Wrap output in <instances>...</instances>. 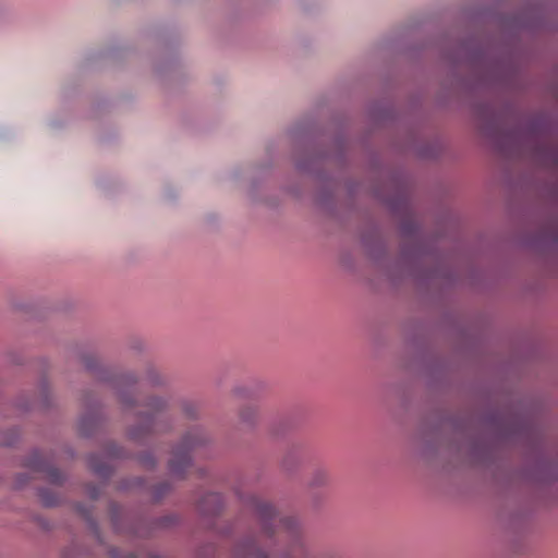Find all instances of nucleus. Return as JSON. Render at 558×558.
I'll use <instances>...</instances> for the list:
<instances>
[{"label": "nucleus", "instance_id": "obj_1", "mask_svg": "<svg viewBox=\"0 0 558 558\" xmlns=\"http://www.w3.org/2000/svg\"><path fill=\"white\" fill-rule=\"evenodd\" d=\"M119 398L125 409H135L138 417V426L131 429V437L140 439L148 433L162 432L165 429L163 410L166 402L159 398H151L146 404H137V400L129 392L120 391Z\"/></svg>", "mask_w": 558, "mask_h": 558}, {"label": "nucleus", "instance_id": "obj_2", "mask_svg": "<svg viewBox=\"0 0 558 558\" xmlns=\"http://www.w3.org/2000/svg\"><path fill=\"white\" fill-rule=\"evenodd\" d=\"M206 437L197 427L189 432L182 442L173 450L172 458L169 461L170 473L177 477H183L191 465L190 451L203 445Z\"/></svg>", "mask_w": 558, "mask_h": 558}, {"label": "nucleus", "instance_id": "obj_3", "mask_svg": "<svg viewBox=\"0 0 558 558\" xmlns=\"http://www.w3.org/2000/svg\"><path fill=\"white\" fill-rule=\"evenodd\" d=\"M252 502L259 520L262 521L265 533L268 535L274 534V523L277 522V512L275 508L270 504L263 501L256 497L252 498Z\"/></svg>", "mask_w": 558, "mask_h": 558}, {"label": "nucleus", "instance_id": "obj_4", "mask_svg": "<svg viewBox=\"0 0 558 558\" xmlns=\"http://www.w3.org/2000/svg\"><path fill=\"white\" fill-rule=\"evenodd\" d=\"M221 507V496L218 494H208L201 502V509L209 514H215Z\"/></svg>", "mask_w": 558, "mask_h": 558}, {"label": "nucleus", "instance_id": "obj_5", "mask_svg": "<svg viewBox=\"0 0 558 558\" xmlns=\"http://www.w3.org/2000/svg\"><path fill=\"white\" fill-rule=\"evenodd\" d=\"M32 468H34L37 471H45L47 474L48 480L53 484H61L64 480L63 473L56 469L50 466H45L43 463H31Z\"/></svg>", "mask_w": 558, "mask_h": 558}, {"label": "nucleus", "instance_id": "obj_6", "mask_svg": "<svg viewBox=\"0 0 558 558\" xmlns=\"http://www.w3.org/2000/svg\"><path fill=\"white\" fill-rule=\"evenodd\" d=\"M277 529L291 537H294L298 533L296 521L293 518H280Z\"/></svg>", "mask_w": 558, "mask_h": 558}, {"label": "nucleus", "instance_id": "obj_7", "mask_svg": "<svg viewBox=\"0 0 558 558\" xmlns=\"http://www.w3.org/2000/svg\"><path fill=\"white\" fill-rule=\"evenodd\" d=\"M243 558H268L260 548L254 543L250 542L244 546Z\"/></svg>", "mask_w": 558, "mask_h": 558}, {"label": "nucleus", "instance_id": "obj_8", "mask_svg": "<svg viewBox=\"0 0 558 558\" xmlns=\"http://www.w3.org/2000/svg\"><path fill=\"white\" fill-rule=\"evenodd\" d=\"M329 478V474L325 469H317L313 473L310 485L311 486H320L327 483Z\"/></svg>", "mask_w": 558, "mask_h": 558}, {"label": "nucleus", "instance_id": "obj_9", "mask_svg": "<svg viewBox=\"0 0 558 558\" xmlns=\"http://www.w3.org/2000/svg\"><path fill=\"white\" fill-rule=\"evenodd\" d=\"M256 416V409L248 407L241 411L240 418L243 423L251 424L254 422V418Z\"/></svg>", "mask_w": 558, "mask_h": 558}, {"label": "nucleus", "instance_id": "obj_10", "mask_svg": "<svg viewBox=\"0 0 558 558\" xmlns=\"http://www.w3.org/2000/svg\"><path fill=\"white\" fill-rule=\"evenodd\" d=\"M40 497H41L43 502L46 506L51 507V506H54L58 504L57 497H49L46 492H41Z\"/></svg>", "mask_w": 558, "mask_h": 558}, {"label": "nucleus", "instance_id": "obj_11", "mask_svg": "<svg viewBox=\"0 0 558 558\" xmlns=\"http://www.w3.org/2000/svg\"><path fill=\"white\" fill-rule=\"evenodd\" d=\"M182 409L187 416H193L197 410L196 405L192 402H185L182 405Z\"/></svg>", "mask_w": 558, "mask_h": 558}, {"label": "nucleus", "instance_id": "obj_12", "mask_svg": "<svg viewBox=\"0 0 558 558\" xmlns=\"http://www.w3.org/2000/svg\"><path fill=\"white\" fill-rule=\"evenodd\" d=\"M94 469H95V471H96L97 473H99V474H101V475H106V474H107V473H106V471H105V470H102V468L94 466Z\"/></svg>", "mask_w": 558, "mask_h": 558}, {"label": "nucleus", "instance_id": "obj_13", "mask_svg": "<svg viewBox=\"0 0 558 558\" xmlns=\"http://www.w3.org/2000/svg\"><path fill=\"white\" fill-rule=\"evenodd\" d=\"M86 366H87L88 368H93V365H92V364H89V363H87V365H86Z\"/></svg>", "mask_w": 558, "mask_h": 558}]
</instances>
